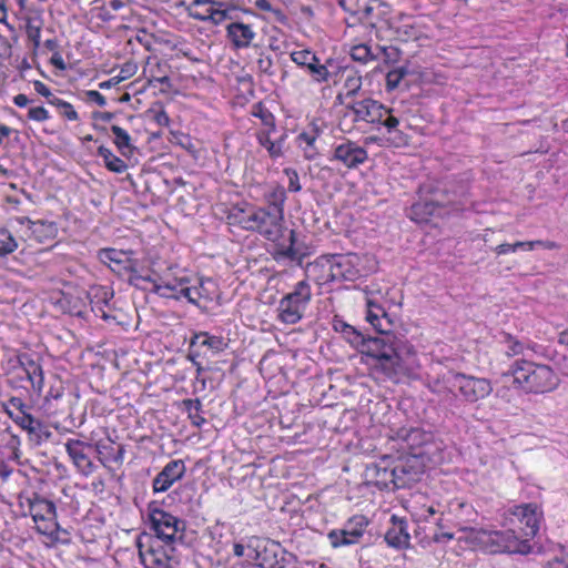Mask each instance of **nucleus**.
Wrapping results in <instances>:
<instances>
[{
  "label": "nucleus",
  "instance_id": "f257e3e1",
  "mask_svg": "<svg viewBox=\"0 0 568 568\" xmlns=\"http://www.w3.org/2000/svg\"><path fill=\"white\" fill-rule=\"evenodd\" d=\"M410 348L395 334H386L368 337L362 353L371 359L368 363L375 373L398 381L406 373L405 354H409Z\"/></svg>",
  "mask_w": 568,
  "mask_h": 568
},
{
  "label": "nucleus",
  "instance_id": "f03ea898",
  "mask_svg": "<svg viewBox=\"0 0 568 568\" xmlns=\"http://www.w3.org/2000/svg\"><path fill=\"white\" fill-rule=\"evenodd\" d=\"M273 195L274 200L268 206L242 212L239 223L245 230L258 232L277 247L287 231L284 226L283 211L285 192L278 190Z\"/></svg>",
  "mask_w": 568,
  "mask_h": 568
},
{
  "label": "nucleus",
  "instance_id": "7ed1b4c3",
  "mask_svg": "<svg viewBox=\"0 0 568 568\" xmlns=\"http://www.w3.org/2000/svg\"><path fill=\"white\" fill-rule=\"evenodd\" d=\"M430 382L434 393L446 397L459 396L466 403L474 404L486 398L493 392L489 379L466 375L456 371H445Z\"/></svg>",
  "mask_w": 568,
  "mask_h": 568
},
{
  "label": "nucleus",
  "instance_id": "20e7f679",
  "mask_svg": "<svg viewBox=\"0 0 568 568\" xmlns=\"http://www.w3.org/2000/svg\"><path fill=\"white\" fill-rule=\"evenodd\" d=\"M504 376H511L515 387L526 393H547L558 385L557 374L548 365L526 358L516 359Z\"/></svg>",
  "mask_w": 568,
  "mask_h": 568
},
{
  "label": "nucleus",
  "instance_id": "39448f33",
  "mask_svg": "<svg viewBox=\"0 0 568 568\" xmlns=\"http://www.w3.org/2000/svg\"><path fill=\"white\" fill-rule=\"evenodd\" d=\"M467 539L490 554L527 555L531 551V545L528 540H525L513 528L503 531L469 528L467 529Z\"/></svg>",
  "mask_w": 568,
  "mask_h": 568
},
{
  "label": "nucleus",
  "instance_id": "423d86ee",
  "mask_svg": "<svg viewBox=\"0 0 568 568\" xmlns=\"http://www.w3.org/2000/svg\"><path fill=\"white\" fill-rule=\"evenodd\" d=\"M19 505L32 517L39 534L48 536L52 540L58 539L60 526L57 521V508L53 501L33 493L31 496H20Z\"/></svg>",
  "mask_w": 568,
  "mask_h": 568
},
{
  "label": "nucleus",
  "instance_id": "0eeeda50",
  "mask_svg": "<svg viewBox=\"0 0 568 568\" xmlns=\"http://www.w3.org/2000/svg\"><path fill=\"white\" fill-rule=\"evenodd\" d=\"M139 556L145 568H173L175 546L153 538L151 534H141L138 538Z\"/></svg>",
  "mask_w": 568,
  "mask_h": 568
},
{
  "label": "nucleus",
  "instance_id": "6e6552de",
  "mask_svg": "<svg viewBox=\"0 0 568 568\" xmlns=\"http://www.w3.org/2000/svg\"><path fill=\"white\" fill-rule=\"evenodd\" d=\"M312 300V290L306 280L295 284L292 292L285 294L278 302L277 320L287 325L298 323Z\"/></svg>",
  "mask_w": 568,
  "mask_h": 568
},
{
  "label": "nucleus",
  "instance_id": "1a4fd4ad",
  "mask_svg": "<svg viewBox=\"0 0 568 568\" xmlns=\"http://www.w3.org/2000/svg\"><path fill=\"white\" fill-rule=\"evenodd\" d=\"M190 283L191 281L186 276L171 278L169 275H163L156 277L151 291L164 298L180 300L183 297L199 306L203 294L200 288L192 287Z\"/></svg>",
  "mask_w": 568,
  "mask_h": 568
},
{
  "label": "nucleus",
  "instance_id": "9d476101",
  "mask_svg": "<svg viewBox=\"0 0 568 568\" xmlns=\"http://www.w3.org/2000/svg\"><path fill=\"white\" fill-rule=\"evenodd\" d=\"M150 527L153 530V538L174 545L178 539H182V532L185 528L184 523L172 514L160 509L149 508Z\"/></svg>",
  "mask_w": 568,
  "mask_h": 568
},
{
  "label": "nucleus",
  "instance_id": "9b49d317",
  "mask_svg": "<svg viewBox=\"0 0 568 568\" xmlns=\"http://www.w3.org/2000/svg\"><path fill=\"white\" fill-rule=\"evenodd\" d=\"M254 559L262 568H284L296 562V556L286 551L280 542L271 539H256L253 546Z\"/></svg>",
  "mask_w": 568,
  "mask_h": 568
},
{
  "label": "nucleus",
  "instance_id": "f8f14e48",
  "mask_svg": "<svg viewBox=\"0 0 568 568\" xmlns=\"http://www.w3.org/2000/svg\"><path fill=\"white\" fill-rule=\"evenodd\" d=\"M425 469V458L420 455H408L398 458L394 465L395 488L410 487L419 481Z\"/></svg>",
  "mask_w": 568,
  "mask_h": 568
},
{
  "label": "nucleus",
  "instance_id": "ddd939ff",
  "mask_svg": "<svg viewBox=\"0 0 568 568\" xmlns=\"http://www.w3.org/2000/svg\"><path fill=\"white\" fill-rule=\"evenodd\" d=\"M539 518L538 508L534 504L514 506L507 511L505 517L510 525L518 524L523 526L520 527V536L528 540V542L536 536L539 529Z\"/></svg>",
  "mask_w": 568,
  "mask_h": 568
},
{
  "label": "nucleus",
  "instance_id": "4468645a",
  "mask_svg": "<svg viewBox=\"0 0 568 568\" xmlns=\"http://www.w3.org/2000/svg\"><path fill=\"white\" fill-rule=\"evenodd\" d=\"M346 109L354 115L355 122L369 124H383L385 118L392 111L371 98L349 102L346 104Z\"/></svg>",
  "mask_w": 568,
  "mask_h": 568
},
{
  "label": "nucleus",
  "instance_id": "2eb2a0df",
  "mask_svg": "<svg viewBox=\"0 0 568 568\" xmlns=\"http://www.w3.org/2000/svg\"><path fill=\"white\" fill-rule=\"evenodd\" d=\"M368 159L367 151L356 142L345 140L334 146L331 160L342 163L347 169H355Z\"/></svg>",
  "mask_w": 568,
  "mask_h": 568
},
{
  "label": "nucleus",
  "instance_id": "dca6fc26",
  "mask_svg": "<svg viewBox=\"0 0 568 568\" xmlns=\"http://www.w3.org/2000/svg\"><path fill=\"white\" fill-rule=\"evenodd\" d=\"M7 414L16 424L28 432L30 440L37 445L47 440L51 436V432L48 427L41 420L34 418L30 413L21 414L14 413L12 409H8Z\"/></svg>",
  "mask_w": 568,
  "mask_h": 568
},
{
  "label": "nucleus",
  "instance_id": "f3484780",
  "mask_svg": "<svg viewBox=\"0 0 568 568\" xmlns=\"http://www.w3.org/2000/svg\"><path fill=\"white\" fill-rule=\"evenodd\" d=\"M310 255L307 247L302 246L296 243L295 232L293 230L288 231L287 239L284 237L277 247H274L272 256L275 261H292L296 262L297 265H303V261L306 256Z\"/></svg>",
  "mask_w": 568,
  "mask_h": 568
},
{
  "label": "nucleus",
  "instance_id": "a211bd4d",
  "mask_svg": "<svg viewBox=\"0 0 568 568\" xmlns=\"http://www.w3.org/2000/svg\"><path fill=\"white\" fill-rule=\"evenodd\" d=\"M186 467L182 459L169 462L153 479L154 493H164L185 474Z\"/></svg>",
  "mask_w": 568,
  "mask_h": 568
},
{
  "label": "nucleus",
  "instance_id": "6ab92c4d",
  "mask_svg": "<svg viewBox=\"0 0 568 568\" xmlns=\"http://www.w3.org/2000/svg\"><path fill=\"white\" fill-rule=\"evenodd\" d=\"M255 37L256 32L253 26L241 21L239 16L226 26V38L237 50L248 48Z\"/></svg>",
  "mask_w": 568,
  "mask_h": 568
},
{
  "label": "nucleus",
  "instance_id": "aec40b11",
  "mask_svg": "<svg viewBox=\"0 0 568 568\" xmlns=\"http://www.w3.org/2000/svg\"><path fill=\"white\" fill-rule=\"evenodd\" d=\"M64 446L78 470L84 476L91 475L94 470V465L87 454V450L91 449V445L79 439H69Z\"/></svg>",
  "mask_w": 568,
  "mask_h": 568
},
{
  "label": "nucleus",
  "instance_id": "412c9836",
  "mask_svg": "<svg viewBox=\"0 0 568 568\" xmlns=\"http://www.w3.org/2000/svg\"><path fill=\"white\" fill-rule=\"evenodd\" d=\"M365 476L379 488H395L394 466L389 467L387 458L367 465Z\"/></svg>",
  "mask_w": 568,
  "mask_h": 568
},
{
  "label": "nucleus",
  "instance_id": "4be33fe9",
  "mask_svg": "<svg viewBox=\"0 0 568 568\" xmlns=\"http://www.w3.org/2000/svg\"><path fill=\"white\" fill-rule=\"evenodd\" d=\"M306 278L322 285L334 281L333 265L329 255H322L305 266Z\"/></svg>",
  "mask_w": 568,
  "mask_h": 568
},
{
  "label": "nucleus",
  "instance_id": "5701e85b",
  "mask_svg": "<svg viewBox=\"0 0 568 568\" xmlns=\"http://www.w3.org/2000/svg\"><path fill=\"white\" fill-rule=\"evenodd\" d=\"M16 222L21 226H27L24 235L29 240H34L38 243H43L47 240L53 239L55 234V227L52 223L43 221H31L28 217H17Z\"/></svg>",
  "mask_w": 568,
  "mask_h": 568
},
{
  "label": "nucleus",
  "instance_id": "b1692460",
  "mask_svg": "<svg viewBox=\"0 0 568 568\" xmlns=\"http://www.w3.org/2000/svg\"><path fill=\"white\" fill-rule=\"evenodd\" d=\"M17 363L24 371L32 388L41 392L44 385V374L41 365L26 353L17 356Z\"/></svg>",
  "mask_w": 568,
  "mask_h": 568
},
{
  "label": "nucleus",
  "instance_id": "393cba45",
  "mask_svg": "<svg viewBox=\"0 0 568 568\" xmlns=\"http://www.w3.org/2000/svg\"><path fill=\"white\" fill-rule=\"evenodd\" d=\"M390 521L392 526L385 534L386 542L394 548H407L410 540L407 523L396 516H392Z\"/></svg>",
  "mask_w": 568,
  "mask_h": 568
},
{
  "label": "nucleus",
  "instance_id": "a878e982",
  "mask_svg": "<svg viewBox=\"0 0 568 568\" xmlns=\"http://www.w3.org/2000/svg\"><path fill=\"white\" fill-rule=\"evenodd\" d=\"M333 265V274L335 280H354L358 275V271L355 268L354 260L355 255H329Z\"/></svg>",
  "mask_w": 568,
  "mask_h": 568
},
{
  "label": "nucleus",
  "instance_id": "bb28decb",
  "mask_svg": "<svg viewBox=\"0 0 568 568\" xmlns=\"http://www.w3.org/2000/svg\"><path fill=\"white\" fill-rule=\"evenodd\" d=\"M399 119L393 115L392 111L385 118L383 122V126L387 130L389 136L387 141L395 148H403L408 144V135L405 134L399 126Z\"/></svg>",
  "mask_w": 568,
  "mask_h": 568
},
{
  "label": "nucleus",
  "instance_id": "cd10ccee",
  "mask_svg": "<svg viewBox=\"0 0 568 568\" xmlns=\"http://www.w3.org/2000/svg\"><path fill=\"white\" fill-rule=\"evenodd\" d=\"M196 345L205 346L213 354H219L227 347L229 343L222 336H215V335H210L206 332H200V333L195 334L191 341V346H196Z\"/></svg>",
  "mask_w": 568,
  "mask_h": 568
},
{
  "label": "nucleus",
  "instance_id": "c85d7f7f",
  "mask_svg": "<svg viewBox=\"0 0 568 568\" xmlns=\"http://www.w3.org/2000/svg\"><path fill=\"white\" fill-rule=\"evenodd\" d=\"M239 16L236 7L225 6L223 2H215L209 21L213 24H221L225 21H234Z\"/></svg>",
  "mask_w": 568,
  "mask_h": 568
},
{
  "label": "nucleus",
  "instance_id": "c756f323",
  "mask_svg": "<svg viewBox=\"0 0 568 568\" xmlns=\"http://www.w3.org/2000/svg\"><path fill=\"white\" fill-rule=\"evenodd\" d=\"M329 542L333 547L347 546L352 544H356L359 540V532L353 530L347 525L344 529L341 530H332L328 534Z\"/></svg>",
  "mask_w": 568,
  "mask_h": 568
},
{
  "label": "nucleus",
  "instance_id": "7c9ffc66",
  "mask_svg": "<svg viewBox=\"0 0 568 568\" xmlns=\"http://www.w3.org/2000/svg\"><path fill=\"white\" fill-rule=\"evenodd\" d=\"M215 2L214 0H193L186 9L187 14L195 20L209 21Z\"/></svg>",
  "mask_w": 568,
  "mask_h": 568
},
{
  "label": "nucleus",
  "instance_id": "2f4dec72",
  "mask_svg": "<svg viewBox=\"0 0 568 568\" xmlns=\"http://www.w3.org/2000/svg\"><path fill=\"white\" fill-rule=\"evenodd\" d=\"M272 131L273 130L270 129L260 131L256 138L258 143L267 150L270 156L276 159L283 154L284 136L276 141H272L270 138Z\"/></svg>",
  "mask_w": 568,
  "mask_h": 568
},
{
  "label": "nucleus",
  "instance_id": "473e14b6",
  "mask_svg": "<svg viewBox=\"0 0 568 568\" xmlns=\"http://www.w3.org/2000/svg\"><path fill=\"white\" fill-rule=\"evenodd\" d=\"M334 328L335 331L341 332L344 338L352 345L362 346V348L364 347V343L367 338H365L364 335L352 325L343 321H335Z\"/></svg>",
  "mask_w": 568,
  "mask_h": 568
},
{
  "label": "nucleus",
  "instance_id": "72a5a7b5",
  "mask_svg": "<svg viewBox=\"0 0 568 568\" xmlns=\"http://www.w3.org/2000/svg\"><path fill=\"white\" fill-rule=\"evenodd\" d=\"M98 155L103 159L104 165L111 172L123 173L128 169V165L122 159L114 155L110 149L103 145L99 146Z\"/></svg>",
  "mask_w": 568,
  "mask_h": 568
},
{
  "label": "nucleus",
  "instance_id": "f704fd0d",
  "mask_svg": "<svg viewBox=\"0 0 568 568\" xmlns=\"http://www.w3.org/2000/svg\"><path fill=\"white\" fill-rule=\"evenodd\" d=\"M111 131L114 134V144L123 156L131 155L134 146L131 144L129 133L119 125H112Z\"/></svg>",
  "mask_w": 568,
  "mask_h": 568
},
{
  "label": "nucleus",
  "instance_id": "c9c22d12",
  "mask_svg": "<svg viewBox=\"0 0 568 568\" xmlns=\"http://www.w3.org/2000/svg\"><path fill=\"white\" fill-rule=\"evenodd\" d=\"M123 270L129 273V283L135 287L142 288V282H149L152 284V287L154 286V282L156 281V277L152 276H143L138 272L136 268V261H128V265L123 266Z\"/></svg>",
  "mask_w": 568,
  "mask_h": 568
},
{
  "label": "nucleus",
  "instance_id": "e433bc0d",
  "mask_svg": "<svg viewBox=\"0 0 568 568\" xmlns=\"http://www.w3.org/2000/svg\"><path fill=\"white\" fill-rule=\"evenodd\" d=\"M506 355L508 357L526 356V351L532 349L529 345H525L523 342L511 336L510 334L505 335Z\"/></svg>",
  "mask_w": 568,
  "mask_h": 568
},
{
  "label": "nucleus",
  "instance_id": "4c0bfd02",
  "mask_svg": "<svg viewBox=\"0 0 568 568\" xmlns=\"http://www.w3.org/2000/svg\"><path fill=\"white\" fill-rule=\"evenodd\" d=\"M182 405L194 426L200 427L205 422L204 417L200 414L202 407L200 399H184Z\"/></svg>",
  "mask_w": 568,
  "mask_h": 568
},
{
  "label": "nucleus",
  "instance_id": "58836bf2",
  "mask_svg": "<svg viewBox=\"0 0 568 568\" xmlns=\"http://www.w3.org/2000/svg\"><path fill=\"white\" fill-rule=\"evenodd\" d=\"M101 257L103 261H110L111 263H114L115 267H112L113 271L121 272L123 270L124 265H128V261H132L126 256L124 252L116 251L114 248H106L101 252Z\"/></svg>",
  "mask_w": 568,
  "mask_h": 568
},
{
  "label": "nucleus",
  "instance_id": "ea45409f",
  "mask_svg": "<svg viewBox=\"0 0 568 568\" xmlns=\"http://www.w3.org/2000/svg\"><path fill=\"white\" fill-rule=\"evenodd\" d=\"M315 140H316L315 135L308 134L305 132L298 134V136H297L298 146L304 150V156L307 160H313L317 155V151L314 148Z\"/></svg>",
  "mask_w": 568,
  "mask_h": 568
},
{
  "label": "nucleus",
  "instance_id": "a19ab883",
  "mask_svg": "<svg viewBox=\"0 0 568 568\" xmlns=\"http://www.w3.org/2000/svg\"><path fill=\"white\" fill-rule=\"evenodd\" d=\"M307 71L316 82H327L329 79V71L325 64L320 62V59L316 57L315 61H312L307 67Z\"/></svg>",
  "mask_w": 568,
  "mask_h": 568
},
{
  "label": "nucleus",
  "instance_id": "79ce46f5",
  "mask_svg": "<svg viewBox=\"0 0 568 568\" xmlns=\"http://www.w3.org/2000/svg\"><path fill=\"white\" fill-rule=\"evenodd\" d=\"M251 113L253 116L258 118L264 126L275 130V119L262 103L254 104Z\"/></svg>",
  "mask_w": 568,
  "mask_h": 568
},
{
  "label": "nucleus",
  "instance_id": "37998d69",
  "mask_svg": "<svg viewBox=\"0 0 568 568\" xmlns=\"http://www.w3.org/2000/svg\"><path fill=\"white\" fill-rule=\"evenodd\" d=\"M17 248L18 243L13 235L6 229L0 230V255H8Z\"/></svg>",
  "mask_w": 568,
  "mask_h": 568
},
{
  "label": "nucleus",
  "instance_id": "c03bdc74",
  "mask_svg": "<svg viewBox=\"0 0 568 568\" xmlns=\"http://www.w3.org/2000/svg\"><path fill=\"white\" fill-rule=\"evenodd\" d=\"M436 211V205L433 202H418L412 206L413 219L424 221L427 215H433Z\"/></svg>",
  "mask_w": 568,
  "mask_h": 568
},
{
  "label": "nucleus",
  "instance_id": "a18cd8bd",
  "mask_svg": "<svg viewBox=\"0 0 568 568\" xmlns=\"http://www.w3.org/2000/svg\"><path fill=\"white\" fill-rule=\"evenodd\" d=\"M51 104L58 108L61 116L70 121H77L79 119L78 112L74 110L71 103L57 98L51 99Z\"/></svg>",
  "mask_w": 568,
  "mask_h": 568
},
{
  "label": "nucleus",
  "instance_id": "49530a36",
  "mask_svg": "<svg viewBox=\"0 0 568 568\" xmlns=\"http://www.w3.org/2000/svg\"><path fill=\"white\" fill-rule=\"evenodd\" d=\"M351 57L353 60L364 63L376 59L371 48L366 44L354 45L351 50Z\"/></svg>",
  "mask_w": 568,
  "mask_h": 568
},
{
  "label": "nucleus",
  "instance_id": "de8ad7c7",
  "mask_svg": "<svg viewBox=\"0 0 568 568\" xmlns=\"http://www.w3.org/2000/svg\"><path fill=\"white\" fill-rule=\"evenodd\" d=\"M345 97H354L362 88V78L356 74H349L344 82Z\"/></svg>",
  "mask_w": 568,
  "mask_h": 568
},
{
  "label": "nucleus",
  "instance_id": "09e8293b",
  "mask_svg": "<svg viewBox=\"0 0 568 568\" xmlns=\"http://www.w3.org/2000/svg\"><path fill=\"white\" fill-rule=\"evenodd\" d=\"M316 54L311 50L293 51L291 59L297 65L306 68L312 61H315Z\"/></svg>",
  "mask_w": 568,
  "mask_h": 568
},
{
  "label": "nucleus",
  "instance_id": "8fccbe9b",
  "mask_svg": "<svg viewBox=\"0 0 568 568\" xmlns=\"http://www.w3.org/2000/svg\"><path fill=\"white\" fill-rule=\"evenodd\" d=\"M386 315L387 314L382 306L371 300L367 301L366 320L369 323H374V321L379 320L381 317H385Z\"/></svg>",
  "mask_w": 568,
  "mask_h": 568
},
{
  "label": "nucleus",
  "instance_id": "3c124183",
  "mask_svg": "<svg viewBox=\"0 0 568 568\" xmlns=\"http://www.w3.org/2000/svg\"><path fill=\"white\" fill-rule=\"evenodd\" d=\"M90 295L97 300V303L108 304V302L112 298L113 292H111L108 287L98 286L93 287L90 291Z\"/></svg>",
  "mask_w": 568,
  "mask_h": 568
},
{
  "label": "nucleus",
  "instance_id": "603ef678",
  "mask_svg": "<svg viewBox=\"0 0 568 568\" xmlns=\"http://www.w3.org/2000/svg\"><path fill=\"white\" fill-rule=\"evenodd\" d=\"M371 324L372 326H374V328L378 332L379 335L393 334V323L388 315H386L385 317H381L379 320H376L374 321V323Z\"/></svg>",
  "mask_w": 568,
  "mask_h": 568
},
{
  "label": "nucleus",
  "instance_id": "864d4df0",
  "mask_svg": "<svg viewBox=\"0 0 568 568\" xmlns=\"http://www.w3.org/2000/svg\"><path fill=\"white\" fill-rule=\"evenodd\" d=\"M28 119L36 122H44L49 119V112L43 106H32L28 110Z\"/></svg>",
  "mask_w": 568,
  "mask_h": 568
},
{
  "label": "nucleus",
  "instance_id": "5fc2aeb1",
  "mask_svg": "<svg viewBox=\"0 0 568 568\" xmlns=\"http://www.w3.org/2000/svg\"><path fill=\"white\" fill-rule=\"evenodd\" d=\"M149 116L160 126H168L170 124V119L168 113L163 110H149L148 111Z\"/></svg>",
  "mask_w": 568,
  "mask_h": 568
},
{
  "label": "nucleus",
  "instance_id": "6e6d98bb",
  "mask_svg": "<svg viewBox=\"0 0 568 568\" xmlns=\"http://www.w3.org/2000/svg\"><path fill=\"white\" fill-rule=\"evenodd\" d=\"M285 175L288 178V190L291 192L301 191L302 186L300 184V178L296 170L287 168L284 170Z\"/></svg>",
  "mask_w": 568,
  "mask_h": 568
},
{
  "label": "nucleus",
  "instance_id": "4d7b16f0",
  "mask_svg": "<svg viewBox=\"0 0 568 568\" xmlns=\"http://www.w3.org/2000/svg\"><path fill=\"white\" fill-rule=\"evenodd\" d=\"M379 50L383 53L385 62L395 63L399 60L400 51L396 47H381Z\"/></svg>",
  "mask_w": 568,
  "mask_h": 568
},
{
  "label": "nucleus",
  "instance_id": "13d9d810",
  "mask_svg": "<svg viewBox=\"0 0 568 568\" xmlns=\"http://www.w3.org/2000/svg\"><path fill=\"white\" fill-rule=\"evenodd\" d=\"M367 525H368V521L364 516H354L347 523V526L349 528L359 532V538L363 536L364 530Z\"/></svg>",
  "mask_w": 568,
  "mask_h": 568
},
{
  "label": "nucleus",
  "instance_id": "bf43d9fd",
  "mask_svg": "<svg viewBox=\"0 0 568 568\" xmlns=\"http://www.w3.org/2000/svg\"><path fill=\"white\" fill-rule=\"evenodd\" d=\"M8 409H12L14 413H29V407L23 403V400L19 397H11L8 400V405L6 407V412Z\"/></svg>",
  "mask_w": 568,
  "mask_h": 568
},
{
  "label": "nucleus",
  "instance_id": "052dcab7",
  "mask_svg": "<svg viewBox=\"0 0 568 568\" xmlns=\"http://www.w3.org/2000/svg\"><path fill=\"white\" fill-rule=\"evenodd\" d=\"M215 286V284L213 283V281L211 280H206V281H201L199 283V286H195L196 288H200V292L203 294L201 296V300H205V301H212V292H211V288H213Z\"/></svg>",
  "mask_w": 568,
  "mask_h": 568
},
{
  "label": "nucleus",
  "instance_id": "680f3d73",
  "mask_svg": "<svg viewBox=\"0 0 568 568\" xmlns=\"http://www.w3.org/2000/svg\"><path fill=\"white\" fill-rule=\"evenodd\" d=\"M33 88H34L36 92H38L40 95L47 98L48 102L50 104H51V99H57V97L52 94L50 89L41 81H38V80L34 81Z\"/></svg>",
  "mask_w": 568,
  "mask_h": 568
},
{
  "label": "nucleus",
  "instance_id": "e2e57ef3",
  "mask_svg": "<svg viewBox=\"0 0 568 568\" xmlns=\"http://www.w3.org/2000/svg\"><path fill=\"white\" fill-rule=\"evenodd\" d=\"M272 59L268 55H261L257 59V68L260 72L271 74Z\"/></svg>",
  "mask_w": 568,
  "mask_h": 568
},
{
  "label": "nucleus",
  "instance_id": "0e129e2a",
  "mask_svg": "<svg viewBox=\"0 0 568 568\" xmlns=\"http://www.w3.org/2000/svg\"><path fill=\"white\" fill-rule=\"evenodd\" d=\"M537 247H542L545 250H556L559 246L554 241H542V240H536V241H534V243L529 244V250H535Z\"/></svg>",
  "mask_w": 568,
  "mask_h": 568
},
{
  "label": "nucleus",
  "instance_id": "69168bd1",
  "mask_svg": "<svg viewBox=\"0 0 568 568\" xmlns=\"http://www.w3.org/2000/svg\"><path fill=\"white\" fill-rule=\"evenodd\" d=\"M519 248V244H507V243H504V244H500L498 246H496L494 248L495 253L497 255H503V254H507V253H510V252H516L517 250Z\"/></svg>",
  "mask_w": 568,
  "mask_h": 568
},
{
  "label": "nucleus",
  "instance_id": "338daca9",
  "mask_svg": "<svg viewBox=\"0 0 568 568\" xmlns=\"http://www.w3.org/2000/svg\"><path fill=\"white\" fill-rule=\"evenodd\" d=\"M87 97L89 100L95 102L99 106H104L106 104L105 98L99 91H87Z\"/></svg>",
  "mask_w": 568,
  "mask_h": 568
},
{
  "label": "nucleus",
  "instance_id": "774afa93",
  "mask_svg": "<svg viewBox=\"0 0 568 568\" xmlns=\"http://www.w3.org/2000/svg\"><path fill=\"white\" fill-rule=\"evenodd\" d=\"M545 568H568V558H555Z\"/></svg>",
  "mask_w": 568,
  "mask_h": 568
}]
</instances>
